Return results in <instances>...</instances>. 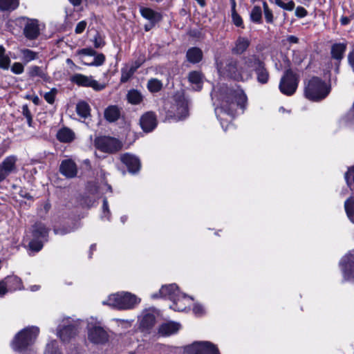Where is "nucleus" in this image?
<instances>
[{
    "label": "nucleus",
    "instance_id": "f257e3e1",
    "mask_svg": "<svg viewBox=\"0 0 354 354\" xmlns=\"http://www.w3.org/2000/svg\"><path fill=\"white\" fill-rule=\"evenodd\" d=\"M214 101L215 113L224 131L229 129L230 122L236 115L237 107L244 109L247 104V96L239 87H223L219 91L216 88L212 92Z\"/></svg>",
    "mask_w": 354,
    "mask_h": 354
},
{
    "label": "nucleus",
    "instance_id": "f03ea898",
    "mask_svg": "<svg viewBox=\"0 0 354 354\" xmlns=\"http://www.w3.org/2000/svg\"><path fill=\"white\" fill-rule=\"evenodd\" d=\"M250 55L243 57L240 61L229 59L225 64L216 63L217 71L220 75L236 81L250 80V64L252 63Z\"/></svg>",
    "mask_w": 354,
    "mask_h": 354
},
{
    "label": "nucleus",
    "instance_id": "7ed1b4c3",
    "mask_svg": "<svg viewBox=\"0 0 354 354\" xmlns=\"http://www.w3.org/2000/svg\"><path fill=\"white\" fill-rule=\"evenodd\" d=\"M151 297L152 299H169L172 301L170 308L175 311H183L193 300L192 297L180 292L175 283L162 286L158 292L152 294Z\"/></svg>",
    "mask_w": 354,
    "mask_h": 354
},
{
    "label": "nucleus",
    "instance_id": "20e7f679",
    "mask_svg": "<svg viewBox=\"0 0 354 354\" xmlns=\"http://www.w3.org/2000/svg\"><path fill=\"white\" fill-rule=\"evenodd\" d=\"M140 301V298L134 294L120 292L110 295L105 301H102V304L118 310H131L138 306Z\"/></svg>",
    "mask_w": 354,
    "mask_h": 354
},
{
    "label": "nucleus",
    "instance_id": "39448f33",
    "mask_svg": "<svg viewBox=\"0 0 354 354\" xmlns=\"http://www.w3.org/2000/svg\"><path fill=\"white\" fill-rule=\"evenodd\" d=\"M39 328L37 326H28L18 332L12 341V348L16 351H23L32 345L38 335Z\"/></svg>",
    "mask_w": 354,
    "mask_h": 354
},
{
    "label": "nucleus",
    "instance_id": "423d86ee",
    "mask_svg": "<svg viewBox=\"0 0 354 354\" xmlns=\"http://www.w3.org/2000/svg\"><path fill=\"white\" fill-rule=\"evenodd\" d=\"M83 321L67 317L62 319L57 329V335L63 342H68L79 333Z\"/></svg>",
    "mask_w": 354,
    "mask_h": 354
},
{
    "label": "nucleus",
    "instance_id": "0eeeda50",
    "mask_svg": "<svg viewBox=\"0 0 354 354\" xmlns=\"http://www.w3.org/2000/svg\"><path fill=\"white\" fill-rule=\"evenodd\" d=\"M330 92V88L318 77L310 79L305 87V95L310 100L318 101L325 98Z\"/></svg>",
    "mask_w": 354,
    "mask_h": 354
},
{
    "label": "nucleus",
    "instance_id": "6e6552de",
    "mask_svg": "<svg viewBox=\"0 0 354 354\" xmlns=\"http://www.w3.org/2000/svg\"><path fill=\"white\" fill-rule=\"evenodd\" d=\"M87 334L89 341L94 344H103L108 339V335L100 323L91 317L87 323Z\"/></svg>",
    "mask_w": 354,
    "mask_h": 354
},
{
    "label": "nucleus",
    "instance_id": "1a4fd4ad",
    "mask_svg": "<svg viewBox=\"0 0 354 354\" xmlns=\"http://www.w3.org/2000/svg\"><path fill=\"white\" fill-rule=\"evenodd\" d=\"M299 77L290 69L286 70L279 82L280 91L288 96L293 95L298 86Z\"/></svg>",
    "mask_w": 354,
    "mask_h": 354
},
{
    "label": "nucleus",
    "instance_id": "9d476101",
    "mask_svg": "<svg viewBox=\"0 0 354 354\" xmlns=\"http://www.w3.org/2000/svg\"><path fill=\"white\" fill-rule=\"evenodd\" d=\"M32 239L29 243L31 250L39 252L43 247V243L47 241L48 230L42 223H36L32 227Z\"/></svg>",
    "mask_w": 354,
    "mask_h": 354
},
{
    "label": "nucleus",
    "instance_id": "9b49d317",
    "mask_svg": "<svg viewBox=\"0 0 354 354\" xmlns=\"http://www.w3.org/2000/svg\"><path fill=\"white\" fill-rule=\"evenodd\" d=\"M250 61L252 62L250 64V79L252 76L253 71H254L258 82L262 84H266L269 80V73L265 68L264 63L256 55H250Z\"/></svg>",
    "mask_w": 354,
    "mask_h": 354
},
{
    "label": "nucleus",
    "instance_id": "f8f14e48",
    "mask_svg": "<svg viewBox=\"0 0 354 354\" xmlns=\"http://www.w3.org/2000/svg\"><path fill=\"white\" fill-rule=\"evenodd\" d=\"M95 146L103 152L113 153L121 148V143L115 138L101 136L95 138Z\"/></svg>",
    "mask_w": 354,
    "mask_h": 354
},
{
    "label": "nucleus",
    "instance_id": "ddd939ff",
    "mask_svg": "<svg viewBox=\"0 0 354 354\" xmlns=\"http://www.w3.org/2000/svg\"><path fill=\"white\" fill-rule=\"evenodd\" d=\"M71 81L79 86L91 87L96 91H100L105 88L104 84L99 83L92 76H86L80 73H76L71 77Z\"/></svg>",
    "mask_w": 354,
    "mask_h": 354
},
{
    "label": "nucleus",
    "instance_id": "4468645a",
    "mask_svg": "<svg viewBox=\"0 0 354 354\" xmlns=\"http://www.w3.org/2000/svg\"><path fill=\"white\" fill-rule=\"evenodd\" d=\"M188 354H220L216 345L209 342H197L187 348Z\"/></svg>",
    "mask_w": 354,
    "mask_h": 354
},
{
    "label": "nucleus",
    "instance_id": "2eb2a0df",
    "mask_svg": "<svg viewBox=\"0 0 354 354\" xmlns=\"http://www.w3.org/2000/svg\"><path fill=\"white\" fill-rule=\"evenodd\" d=\"M344 279L354 282V252H349L340 261Z\"/></svg>",
    "mask_w": 354,
    "mask_h": 354
},
{
    "label": "nucleus",
    "instance_id": "dca6fc26",
    "mask_svg": "<svg viewBox=\"0 0 354 354\" xmlns=\"http://www.w3.org/2000/svg\"><path fill=\"white\" fill-rule=\"evenodd\" d=\"M17 161L15 156H9L0 163V183L4 181L10 174L16 173Z\"/></svg>",
    "mask_w": 354,
    "mask_h": 354
},
{
    "label": "nucleus",
    "instance_id": "f3484780",
    "mask_svg": "<svg viewBox=\"0 0 354 354\" xmlns=\"http://www.w3.org/2000/svg\"><path fill=\"white\" fill-rule=\"evenodd\" d=\"M169 115L174 116L176 120H183L188 115L187 102L184 98H179L169 111Z\"/></svg>",
    "mask_w": 354,
    "mask_h": 354
},
{
    "label": "nucleus",
    "instance_id": "a211bd4d",
    "mask_svg": "<svg viewBox=\"0 0 354 354\" xmlns=\"http://www.w3.org/2000/svg\"><path fill=\"white\" fill-rule=\"evenodd\" d=\"M24 34L28 39H36L40 35L39 21L33 19H28L24 28Z\"/></svg>",
    "mask_w": 354,
    "mask_h": 354
},
{
    "label": "nucleus",
    "instance_id": "6ab92c4d",
    "mask_svg": "<svg viewBox=\"0 0 354 354\" xmlns=\"http://www.w3.org/2000/svg\"><path fill=\"white\" fill-rule=\"evenodd\" d=\"M140 327L143 330L151 328L156 323V314L153 310H145L139 317Z\"/></svg>",
    "mask_w": 354,
    "mask_h": 354
},
{
    "label": "nucleus",
    "instance_id": "aec40b11",
    "mask_svg": "<svg viewBox=\"0 0 354 354\" xmlns=\"http://www.w3.org/2000/svg\"><path fill=\"white\" fill-rule=\"evenodd\" d=\"M60 173L68 178H72L77 174V167L72 159H65L61 162L59 166Z\"/></svg>",
    "mask_w": 354,
    "mask_h": 354
},
{
    "label": "nucleus",
    "instance_id": "412c9836",
    "mask_svg": "<svg viewBox=\"0 0 354 354\" xmlns=\"http://www.w3.org/2000/svg\"><path fill=\"white\" fill-rule=\"evenodd\" d=\"M181 328L180 323L173 321L167 322L158 327V334L162 337H167L177 333Z\"/></svg>",
    "mask_w": 354,
    "mask_h": 354
},
{
    "label": "nucleus",
    "instance_id": "4be33fe9",
    "mask_svg": "<svg viewBox=\"0 0 354 354\" xmlns=\"http://www.w3.org/2000/svg\"><path fill=\"white\" fill-rule=\"evenodd\" d=\"M120 160L127 166L130 173L134 174L139 171L140 162L136 156L130 153H125L121 156Z\"/></svg>",
    "mask_w": 354,
    "mask_h": 354
},
{
    "label": "nucleus",
    "instance_id": "5701e85b",
    "mask_svg": "<svg viewBox=\"0 0 354 354\" xmlns=\"http://www.w3.org/2000/svg\"><path fill=\"white\" fill-rule=\"evenodd\" d=\"M140 124L142 130L150 132L156 127V118L153 112L145 113L140 120Z\"/></svg>",
    "mask_w": 354,
    "mask_h": 354
},
{
    "label": "nucleus",
    "instance_id": "b1692460",
    "mask_svg": "<svg viewBox=\"0 0 354 354\" xmlns=\"http://www.w3.org/2000/svg\"><path fill=\"white\" fill-rule=\"evenodd\" d=\"M346 48V42L335 43L333 44L330 48V55L332 58L340 62L344 58Z\"/></svg>",
    "mask_w": 354,
    "mask_h": 354
},
{
    "label": "nucleus",
    "instance_id": "393cba45",
    "mask_svg": "<svg viewBox=\"0 0 354 354\" xmlns=\"http://www.w3.org/2000/svg\"><path fill=\"white\" fill-rule=\"evenodd\" d=\"M250 44V41L248 38L240 36L235 41L232 51L234 54L241 55L246 51Z\"/></svg>",
    "mask_w": 354,
    "mask_h": 354
},
{
    "label": "nucleus",
    "instance_id": "a878e982",
    "mask_svg": "<svg viewBox=\"0 0 354 354\" xmlns=\"http://www.w3.org/2000/svg\"><path fill=\"white\" fill-rule=\"evenodd\" d=\"M140 12L142 17L149 20L153 25L160 21L162 17L159 12H157L149 8L141 7Z\"/></svg>",
    "mask_w": 354,
    "mask_h": 354
},
{
    "label": "nucleus",
    "instance_id": "bb28decb",
    "mask_svg": "<svg viewBox=\"0 0 354 354\" xmlns=\"http://www.w3.org/2000/svg\"><path fill=\"white\" fill-rule=\"evenodd\" d=\"M3 280L6 284V288L8 289V291H15L22 288V281L21 279L16 275L7 276L3 279Z\"/></svg>",
    "mask_w": 354,
    "mask_h": 354
},
{
    "label": "nucleus",
    "instance_id": "cd10ccee",
    "mask_svg": "<svg viewBox=\"0 0 354 354\" xmlns=\"http://www.w3.org/2000/svg\"><path fill=\"white\" fill-rule=\"evenodd\" d=\"M188 79L189 82L194 85L196 91H200L202 88L203 76L199 71H192L189 73Z\"/></svg>",
    "mask_w": 354,
    "mask_h": 354
},
{
    "label": "nucleus",
    "instance_id": "c85d7f7f",
    "mask_svg": "<svg viewBox=\"0 0 354 354\" xmlns=\"http://www.w3.org/2000/svg\"><path fill=\"white\" fill-rule=\"evenodd\" d=\"M188 62L192 64H197L201 61L203 58L202 50L196 47L189 48L186 54Z\"/></svg>",
    "mask_w": 354,
    "mask_h": 354
},
{
    "label": "nucleus",
    "instance_id": "c756f323",
    "mask_svg": "<svg viewBox=\"0 0 354 354\" xmlns=\"http://www.w3.org/2000/svg\"><path fill=\"white\" fill-rule=\"evenodd\" d=\"M120 116V111L117 106H109L104 111V118L109 122H115Z\"/></svg>",
    "mask_w": 354,
    "mask_h": 354
},
{
    "label": "nucleus",
    "instance_id": "7c9ffc66",
    "mask_svg": "<svg viewBox=\"0 0 354 354\" xmlns=\"http://www.w3.org/2000/svg\"><path fill=\"white\" fill-rule=\"evenodd\" d=\"M57 138L60 142H70L74 140L75 134L70 129L63 128L57 132Z\"/></svg>",
    "mask_w": 354,
    "mask_h": 354
},
{
    "label": "nucleus",
    "instance_id": "2f4dec72",
    "mask_svg": "<svg viewBox=\"0 0 354 354\" xmlns=\"http://www.w3.org/2000/svg\"><path fill=\"white\" fill-rule=\"evenodd\" d=\"M127 97L128 102L132 104H138L143 99L142 93L136 89L130 90L127 93Z\"/></svg>",
    "mask_w": 354,
    "mask_h": 354
},
{
    "label": "nucleus",
    "instance_id": "473e14b6",
    "mask_svg": "<svg viewBox=\"0 0 354 354\" xmlns=\"http://www.w3.org/2000/svg\"><path fill=\"white\" fill-rule=\"evenodd\" d=\"M76 111L81 118H87L90 115L91 109L86 102L82 101L77 104Z\"/></svg>",
    "mask_w": 354,
    "mask_h": 354
},
{
    "label": "nucleus",
    "instance_id": "72a5a7b5",
    "mask_svg": "<svg viewBox=\"0 0 354 354\" xmlns=\"http://www.w3.org/2000/svg\"><path fill=\"white\" fill-rule=\"evenodd\" d=\"M344 208L348 218L354 223V196H351L344 202Z\"/></svg>",
    "mask_w": 354,
    "mask_h": 354
},
{
    "label": "nucleus",
    "instance_id": "f704fd0d",
    "mask_svg": "<svg viewBox=\"0 0 354 354\" xmlns=\"http://www.w3.org/2000/svg\"><path fill=\"white\" fill-rule=\"evenodd\" d=\"M19 6V0H0V10L10 11L16 9Z\"/></svg>",
    "mask_w": 354,
    "mask_h": 354
},
{
    "label": "nucleus",
    "instance_id": "c9c22d12",
    "mask_svg": "<svg viewBox=\"0 0 354 354\" xmlns=\"http://www.w3.org/2000/svg\"><path fill=\"white\" fill-rule=\"evenodd\" d=\"M22 60L26 64L37 59V53L28 48L20 49Z\"/></svg>",
    "mask_w": 354,
    "mask_h": 354
},
{
    "label": "nucleus",
    "instance_id": "e433bc0d",
    "mask_svg": "<svg viewBox=\"0 0 354 354\" xmlns=\"http://www.w3.org/2000/svg\"><path fill=\"white\" fill-rule=\"evenodd\" d=\"M93 56H94V57L93 59V61L88 62L86 60H84V58H82L81 62L84 65L95 66H99L104 64V62L105 61V57L102 53L97 54V53H96L95 55Z\"/></svg>",
    "mask_w": 354,
    "mask_h": 354
},
{
    "label": "nucleus",
    "instance_id": "4c0bfd02",
    "mask_svg": "<svg viewBox=\"0 0 354 354\" xmlns=\"http://www.w3.org/2000/svg\"><path fill=\"white\" fill-rule=\"evenodd\" d=\"M162 82L156 78H151L148 80L147 84L148 90L151 93H157L160 91L162 89Z\"/></svg>",
    "mask_w": 354,
    "mask_h": 354
},
{
    "label": "nucleus",
    "instance_id": "58836bf2",
    "mask_svg": "<svg viewBox=\"0 0 354 354\" xmlns=\"http://www.w3.org/2000/svg\"><path fill=\"white\" fill-rule=\"evenodd\" d=\"M250 19L256 24L262 23V10L259 6H255L253 7L250 12Z\"/></svg>",
    "mask_w": 354,
    "mask_h": 354
},
{
    "label": "nucleus",
    "instance_id": "ea45409f",
    "mask_svg": "<svg viewBox=\"0 0 354 354\" xmlns=\"http://www.w3.org/2000/svg\"><path fill=\"white\" fill-rule=\"evenodd\" d=\"M5 53V48L0 45V68L3 69H8L10 64V59Z\"/></svg>",
    "mask_w": 354,
    "mask_h": 354
},
{
    "label": "nucleus",
    "instance_id": "a19ab883",
    "mask_svg": "<svg viewBox=\"0 0 354 354\" xmlns=\"http://www.w3.org/2000/svg\"><path fill=\"white\" fill-rule=\"evenodd\" d=\"M28 75L31 78L39 77L44 79L46 77V74L44 73L41 67L37 66H30L28 68Z\"/></svg>",
    "mask_w": 354,
    "mask_h": 354
},
{
    "label": "nucleus",
    "instance_id": "79ce46f5",
    "mask_svg": "<svg viewBox=\"0 0 354 354\" xmlns=\"http://www.w3.org/2000/svg\"><path fill=\"white\" fill-rule=\"evenodd\" d=\"M342 121L346 125L354 123V101L349 111L342 118Z\"/></svg>",
    "mask_w": 354,
    "mask_h": 354
},
{
    "label": "nucleus",
    "instance_id": "37998d69",
    "mask_svg": "<svg viewBox=\"0 0 354 354\" xmlns=\"http://www.w3.org/2000/svg\"><path fill=\"white\" fill-rule=\"evenodd\" d=\"M263 13L266 21L268 24H272L274 22V15L272 10L269 8L266 1L263 2Z\"/></svg>",
    "mask_w": 354,
    "mask_h": 354
},
{
    "label": "nucleus",
    "instance_id": "c03bdc74",
    "mask_svg": "<svg viewBox=\"0 0 354 354\" xmlns=\"http://www.w3.org/2000/svg\"><path fill=\"white\" fill-rule=\"evenodd\" d=\"M345 180L351 190H354V167L350 168L345 174Z\"/></svg>",
    "mask_w": 354,
    "mask_h": 354
},
{
    "label": "nucleus",
    "instance_id": "a18cd8bd",
    "mask_svg": "<svg viewBox=\"0 0 354 354\" xmlns=\"http://www.w3.org/2000/svg\"><path fill=\"white\" fill-rule=\"evenodd\" d=\"M46 354H61L57 348V342L56 340L50 341L47 345L46 348Z\"/></svg>",
    "mask_w": 354,
    "mask_h": 354
},
{
    "label": "nucleus",
    "instance_id": "49530a36",
    "mask_svg": "<svg viewBox=\"0 0 354 354\" xmlns=\"http://www.w3.org/2000/svg\"><path fill=\"white\" fill-rule=\"evenodd\" d=\"M57 92V89L53 88L50 91L46 93L44 95L45 100L49 104H53Z\"/></svg>",
    "mask_w": 354,
    "mask_h": 354
},
{
    "label": "nucleus",
    "instance_id": "de8ad7c7",
    "mask_svg": "<svg viewBox=\"0 0 354 354\" xmlns=\"http://www.w3.org/2000/svg\"><path fill=\"white\" fill-rule=\"evenodd\" d=\"M111 217V212L109 209V205L108 201L106 198H104L103 200V205H102V218H106V220L109 221Z\"/></svg>",
    "mask_w": 354,
    "mask_h": 354
},
{
    "label": "nucleus",
    "instance_id": "09e8293b",
    "mask_svg": "<svg viewBox=\"0 0 354 354\" xmlns=\"http://www.w3.org/2000/svg\"><path fill=\"white\" fill-rule=\"evenodd\" d=\"M96 53V52L91 48H82V49H80L77 52V55L78 56H80V59H81L82 58H83L82 56L84 55V56H93V55H95Z\"/></svg>",
    "mask_w": 354,
    "mask_h": 354
},
{
    "label": "nucleus",
    "instance_id": "8fccbe9b",
    "mask_svg": "<svg viewBox=\"0 0 354 354\" xmlns=\"http://www.w3.org/2000/svg\"><path fill=\"white\" fill-rule=\"evenodd\" d=\"M10 70L14 74L20 75L24 72V66L20 62H15L12 65Z\"/></svg>",
    "mask_w": 354,
    "mask_h": 354
},
{
    "label": "nucleus",
    "instance_id": "3c124183",
    "mask_svg": "<svg viewBox=\"0 0 354 354\" xmlns=\"http://www.w3.org/2000/svg\"><path fill=\"white\" fill-rule=\"evenodd\" d=\"M232 19L233 24L237 27H243V20L241 17L236 12L232 13Z\"/></svg>",
    "mask_w": 354,
    "mask_h": 354
},
{
    "label": "nucleus",
    "instance_id": "603ef678",
    "mask_svg": "<svg viewBox=\"0 0 354 354\" xmlns=\"http://www.w3.org/2000/svg\"><path fill=\"white\" fill-rule=\"evenodd\" d=\"M93 44L96 48H101L104 45L103 38L98 33L94 37Z\"/></svg>",
    "mask_w": 354,
    "mask_h": 354
},
{
    "label": "nucleus",
    "instance_id": "864d4df0",
    "mask_svg": "<svg viewBox=\"0 0 354 354\" xmlns=\"http://www.w3.org/2000/svg\"><path fill=\"white\" fill-rule=\"evenodd\" d=\"M347 60L349 66L354 73V47L350 50L347 55Z\"/></svg>",
    "mask_w": 354,
    "mask_h": 354
},
{
    "label": "nucleus",
    "instance_id": "5fc2aeb1",
    "mask_svg": "<svg viewBox=\"0 0 354 354\" xmlns=\"http://www.w3.org/2000/svg\"><path fill=\"white\" fill-rule=\"evenodd\" d=\"M87 26V23L86 21H80L75 28V32L76 34H81L82 33L84 30L86 29V27Z\"/></svg>",
    "mask_w": 354,
    "mask_h": 354
},
{
    "label": "nucleus",
    "instance_id": "6e6d98bb",
    "mask_svg": "<svg viewBox=\"0 0 354 354\" xmlns=\"http://www.w3.org/2000/svg\"><path fill=\"white\" fill-rule=\"evenodd\" d=\"M193 313L196 316H201L203 314H204L205 308L202 305H201L199 304H194V306L193 307Z\"/></svg>",
    "mask_w": 354,
    "mask_h": 354
},
{
    "label": "nucleus",
    "instance_id": "4d7b16f0",
    "mask_svg": "<svg viewBox=\"0 0 354 354\" xmlns=\"http://www.w3.org/2000/svg\"><path fill=\"white\" fill-rule=\"evenodd\" d=\"M145 58L144 56H140L136 60L131 63V66H134L136 69L140 68L145 62Z\"/></svg>",
    "mask_w": 354,
    "mask_h": 354
},
{
    "label": "nucleus",
    "instance_id": "13d9d810",
    "mask_svg": "<svg viewBox=\"0 0 354 354\" xmlns=\"http://www.w3.org/2000/svg\"><path fill=\"white\" fill-rule=\"evenodd\" d=\"M295 15L298 17H304L307 15L306 10L301 6H298L295 10Z\"/></svg>",
    "mask_w": 354,
    "mask_h": 354
},
{
    "label": "nucleus",
    "instance_id": "bf43d9fd",
    "mask_svg": "<svg viewBox=\"0 0 354 354\" xmlns=\"http://www.w3.org/2000/svg\"><path fill=\"white\" fill-rule=\"evenodd\" d=\"M8 289L6 288V284L3 279L0 281V297H3L8 292Z\"/></svg>",
    "mask_w": 354,
    "mask_h": 354
},
{
    "label": "nucleus",
    "instance_id": "052dcab7",
    "mask_svg": "<svg viewBox=\"0 0 354 354\" xmlns=\"http://www.w3.org/2000/svg\"><path fill=\"white\" fill-rule=\"evenodd\" d=\"M131 77V75L124 68L122 69L121 82H126Z\"/></svg>",
    "mask_w": 354,
    "mask_h": 354
},
{
    "label": "nucleus",
    "instance_id": "680f3d73",
    "mask_svg": "<svg viewBox=\"0 0 354 354\" xmlns=\"http://www.w3.org/2000/svg\"><path fill=\"white\" fill-rule=\"evenodd\" d=\"M295 8V3L292 1H290L288 3H283V6L282 7L283 9L288 11H291Z\"/></svg>",
    "mask_w": 354,
    "mask_h": 354
},
{
    "label": "nucleus",
    "instance_id": "e2e57ef3",
    "mask_svg": "<svg viewBox=\"0 0 354 354\" xmlns=\"http://www.w3.org/2000/svg\"><path fill=\"white\" fill-rule=\"evenodd\" d=\"M72 230L69 229H62V228H56L54 230V232L55 234L64 235L67 233L71 232Z\"/></svg>",
    "mask_w": 354,
    "mask_h": 354
},
{
    "label": "nucleus",
    "instance_id": "0e129e2a",
    "mask_svg": "<svg viewBox=\"0 0 354 354\" xmlns=\"http://www.w3.org/2000/svg\"><path fill=\"white\" fill-rule=\"evenodd\" d=\"M22 113L26 118L32 117L31 113L27 105H24L22 106Z\"/></svg>",
    "mask_w": 354,
    "mask_h": 354
},
{
    "label": "nucleus",
    "instance_id": "69168bd1",
    "mask_svg": "<svg viewBox=\"0 0 354 354\" xmlns=\"http://www.w3.org/2000/svg\"><path fill=\"white\" fill-rule=\"evenodd\" d=\"M287 41L290 44H297L299 41L298 38L294 35H289L287 37Z\"/></svg>",
    "mask_w": 354,
    "mask_h": 354
},
{
    "label": "nucleus",
    "instance_id": "338daca9",
    "mask_svg": "<svg viewBox=\"0 0 354 354\" xmlns=\"http://www.w3.org/2000/svg\"><path fill=\"white\" fill-rule=\"evenodd\" d=\"M124 69L127 71L128 73L130 74V75H133L134 74V73L137 71V69H136L134 68V66L130 65L129 66H127L124 68Z\"/></svg>",
    "mask_w": 354,
    "mask_h": 354
},
{
    "label": "nucleus",
    "instance_id": "774afa93",
    "mask_svg": "<svg viewBox=\"0 0 354 354\" xmlns=\"http://www.w3.org/2000/svg\"><path fill=\"white\" fill-rule=\"evenodd\" d=\"M124 69L127 71L128 73L130 74V75H133L134 74V73L137 71V69H136L134 68V66L130 65L129 66H127L124 68Z\"/></svg>",
    "mask_w": 354,
    "mask_h": 354
}]
</instances>
